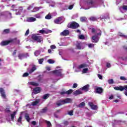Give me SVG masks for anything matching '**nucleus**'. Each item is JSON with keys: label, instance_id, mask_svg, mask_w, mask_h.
<instances>
[{"label": "nucleus", "instance_id": "39448f33", "mask_svg": "<svg viewBox=\"0 0 127 127\" xmlns=\"http://www.w3.org/2000/svg\"><path fill=\"white\" fill-rule=\"evenodd\" d=\"M11 8L13 9H11V10L15 11L16 15H20V14H21V12H22V10H23L22 7L20 6L17 7V5L16 4H12L11 5Z\"/></svg>", "mask_w": 127, "mask_h": 127}, {"label": "nucleus", "instance_id": "e2e57ef3", "mask_svg": "<svg viewBox=\"0 0 127 127\" xmlns=\"http://www.w3.org/2000/svg\"><path fill=\"white\" fill-rule=\"evenodd\" d=\"M120 80L122 81H127V79L125 76H120Z\"/></svg>", "mask_w": 127, "mask_h": 127}, {"label": "nucleus", "instance_id": "37998d69", "mask_svg": "<svg viewBox=\"0 0 127 127\" xmlns=\"http://www.w3.org/2000/svg\"><path fill=\"white\" fill-rule=\"evenodd\" d=\"M14 105L15 106L16 111L18 110V107H19V103H18V101H16L14 104Z\"/></svg>", "mask_w": 127, "mask_h": 127}, {"label": "nucleus", "instance_id": "bf43d9fd", "mask_svg": "<svg viewBox=\"0 0 127 127\" xmlns=\"http://www.w3.org/2000/svg\"><path fill=\"white\" fill-rule=\"evenodd\" d=\"M106 66L107 68H111V67H112V65H111V63H108V62H106Z\"/></svg>", "mask_w": 127, "mask_h": 127}, {"label": "nucleus", "instance_id": "7ed1b4c3", "mask_svg": "<svg viewBox=\"0 0 127 127\" xmlns=\"http://www.w3.org/2000/svg\"><path fill=\"white\" fill-rule=\"evenodd\" d=\"M9 43H13V44H17L18 45H21L20 44V40H17V38H14L13 39H9L8 40L2 41L0 42V46H6L8 45Z\"/></svg>", "mask_w": 127, "mask_h": 127}, {"label": "nucleus", "instance_id": "e433bc0d", "mask_svg": "<svg viewBox=\"0 0 127 127\" xmlns=\"http://www.w3.org/2000/svg\"><path fill=\"white\" fill-rule=\"evenodd\" d=\"M40 8H42V7H34L32 12H36V11H38L40 9Z\"/></svg>", "mask_w": 127, "mask_h": 127}, {"label": "nucleus", "instance_id": "338daca9", "mask_svg": "<svg viewBox=\"0 0 127 127\" xmlns=\"http://www.w3.org/2000/svg\"><path fill=\"white\" fill-rule=\"evenodd\" d=\"M67 114L69 116H73V110H71L68 112Z\"/></svg>", "mask_w": 127, "mask_h": 127}, {"label": "nucleus", "instance_id": "f704fd0d", "mask_svg": "<svg viewBox=\"0 0 127 127\" xmlns=\"http://www.w3.org/2000/svg\"><path fill=\"white\" fill-rule=\"evenodd\" d=\"M37 79L38 82H39V83H42L43 84H44V82L42 81V77H41V75H39L37 76Z\"/></svg>", "mask_w": 127, "mask_h": 127}, {"label": "nucleus", "instance_id": "0e129e2a", "mask_svg": "<svg viewBox=\"0 0 127 127\" xmlns=\"http://www.w3.org/2000/svg\"><path fill=\"white\" fill-rule=\"evenodd\" d=\"M35 17H36V18H41V16L40 14L38 13L35 15Z\"/></svg>", "mask_w": 127, "mask_h": 127}, {"label": "nucleus", "instance_id": "603ef678", "mask_svg": "<svg viewBox=\"0 0 127 127\" xmlns=\"http://www.w3.org/2000/svg\"><path fill=\"white\" fill-rule=\"evenodd\" d=\"M51 18H52V15L51 14H48L45 16L46 19H51Z\"/></svg>", "mask_w": 127, "mask_h": 127}, {"label": "nucleus", "instance_id": "3c124183", "mask_svg": "<svg viewBox=\"0 0 127 127\" xmlns=\"http://www.w3.org/2000/svg\"><path fill=\"white\" fill-rule=\"evenodd\" d=\"M88 71H89V69H88V68H84L82 69V72L83 74H86L88 72Z\"/></svg>", "mask_w": 127, "mask_h": 127}, {"label": "nucleus", "instance_id": "09e8293b", "mask_svg": "<svg viewBox=\"0 0 127 127\" xmlns=\"http://www.w3.org/2000/svg\"><path fill=\"white\" fill-rule=\"evenodd\" d=\"M40 51H39V50H36L35 52H34V55L35 56H36V57H37V56H39V55H40Z\"/></svg>", "mask_w": 127, "mask_h": 127}, {"label": "nucleus", "instance_id": "ea45409f", "mask_svg": "<svg viewBox=\"0 0 127 127\" xmlns=\"http://www.w3.org/2000/svg\"><path fill=\"white\" fill-rule=\"evenodd\" d=\"M60 46H67L68 45V43L66 42H62L61 43H59Z\"/></svg>", "mask_w": 127, "mask_h": 127}, {"label": "nucleus", "instance_id": "1a4fd4ad", "mask_svg": "<svg viewBox=\"0 0 127 127\" xmlns=\"http://www.w3.org/2000/svg\"><path fill=\"white\" fill-rule=\"evenodd\" d=\"M86 46V43L85 42H77L76 44V49L78 50H83Z\"/></svg>", "mask_w": 127, "mask_h": 127}, {"label": "nucleus", "instance_id": "8fccbe9b", "mask_svg": "<svg viewBox=\"0 0 127 127\" xmlns=\"http://www.w3.org/2000/svg\"><path fill=\"white\" fill-rule=\"evenodd\" d=\"M45 123L47 124V127H52V124H51V122L48 121H46Z\"/></svg>", "mask_w": 127, "mask_h": 127}, {"label": "nucleus", "instance_id": "6e6d98bb", "mask_svg": "<svg viewBox=\"0 0 127 127\" xmlns=\"http://www.w3.org/2000/svg\"><path fill=\"white\" fill-rule=\"evenodd\" d=\"M46 2H47V3H49L50 4H52V3H55V2L51 0H46Z\"/></svg>", "mask_w": 127, "mask_h": 127}, {"label": "nucleus", "instance_id": "473e14b6", "mask_svg": "<svg viewBox=\"0 0 127 127\" xmlns=\"http://www.w3.org/2000/svg\"><path fill=\"white\" fill-rule=\"evenodd\" d=\"M78 27H80V24L76 22H73V29H76Z\"/></svg>", "mask_w": 127, "mask_h": 127}, {"label": "nucleus", "instance_id": "7c9ffc66", "mask_svg": "<svg viewBox=\"0 0 127 127\" xmlns=\"http://www.w3.org/2000/svg\"><path fill=\"white\" fill-rule=\"evenodd\" d=\"M56 105L58 107H60V106H62V105H64L63 99H61L56 102Z\"/></svg>", "mask_w": 127, "mask_h": 127}, {"label": "nucleus", "instance_id": "4468645a", "mask_svg": "<svg viewBox=\"0 0 127 127\" xmlns=\"http://www.w3.org/2000/svg\"><path fill=\"white\" fill-rule=\"evenodd\" d=\"M110 14L109 13H106L102 14L101 16L98 17V19L103 20V19H110Z\"/></svg>", "mask_w": 127, "mask_h": 127}, {"label": "nucleus", "instance_id": "4d7b16f0", "mask_svg": "<svg viewBox=\"0 0 127 127\" xmlns=\"http://www.w3.org/2000/svg\"><path fill=\"white\" fill-rule=\"evenodd\" d=\"M0 16H6V11H0Z\"/></svg>", "mask_w": 127, "mask_h": 127}, {"label": "nucleus", "instance_id": "dca6fc26", "mask_svg": "<svg viewBox=\"0 0 127 127\" xmlns=\"http://www.w3.org/2000/svg\"><path fill=\"white\" fill-rule=\"evenodd\" d=\"M37 68L36 67V66L34 64L32 65L31 68H27V72L29 73V74H32L35 70H36Z\"/></svg>", "mask_w": 127, "mask_h": 127}, {"label": "nucleus", "instance_id": "20e7f679", "mask_svg": "<svg viewBox=\"0 0 127 127\" xmlns=\"http://www.w3.org/2000/svg\"><path fill=\"white\" fill-rule=\"evenodd\" d=\"M62 71H63V69H56L52 71V73L54 74V75L57 76V77H60V78L55 79L56 82L59 81L60 79H63V77H64L65 74L62 73Z\"/></svg>", "mask_w": 127, "mask_h": 127}, {"label": "nucleus", "instance_id": "f257e3e1", "mask_svg": "<svg viewBox=\"0 0 127 127\" xmlns=\"http://www.w3.org/2000/svg\"><path fill=\"white\" fill-rule=\"evenodd\" d=\"M79 5L81 6L80 9H90L92 7H99L103 5L106 6L103 0H80Z\"/></svg>", "mask_w": 127, "mask_h": 127}, {"label": "nucleus", "instance_id": "79ce46f5", "mask_svg": "<svg viewBox=\"0 0 127 127\" xmlns=\"http://www.w3.org/2000/svg\"><path fill=\"white\" fill-rule=\"evenodd\" d=\"M44 33L45 34H48V33H52V31L51 30H49L48 29L44 28Z\"/></svg>", "mask_w": 127, "mask_h": 127}, {"label": "nucleus", "instance_id": "a19ab883", "mask_svg": "<svg viewBox=\"0 0 127 127\" xmlns=\"http://www.w3.org/2000/svg\"><path fill=\"white\" fill-rule=\"evenodd\" d=\"M47 111H48L47 107H45L40 111V113L41 114H45V113H47Z\"/></svg>", "mask_w": 127, "mask_h": 127}, {"label": "nucleus", "instance_id": "052dcab7", "mask_svg": "<svg viewBox=\"0 0 127 127\" xmlns=\"http://www.w3.org/2000/svg\"><path fill=\"white\" fill-rule=\"evenodd\" d=\"M79 15H78V14H74L72 17L71 18L72 19H75V18H77V17H78Z\"/></svg>", "mask_w": 127, "mask_h": 127}, {"label": "nucleus", "instance_id": "9b49d317", "mask_svg": "<svg viewBox=\"0 0 127 127\" xmlns=\"http://www.w3.org/2000/svg\"><path fill=\"white\" fill-rule=\"evenodd\" d=\"M114 90L116 91H120L121 92H123L124 90L127 91V85L122 86L120 85L119 86H115L114 87Z\"/></svg>", "mask_w": 127, "mask_h": 127}, {"label": "nucleus", "instance_id": "cd10ccee", "mask_svg": "<svg viewBox=\"0 0 127 127\" xmlns=\"http://www.w3.org/2000/svg\"><path fill=\"white\" fill-rule=\"evenodd\" d=\"M63 102L64 103V105L65 104H69V103H71V102H72V99H71V98H66L65 99H63Z\"/></svg>", "mask_w": 127, "mask_h": 127}, {"label": "nucleus", "instance_id": "aec40b11", "mask_svg": "<svg viewBox=\"0 0 127 127\" xmlns=\"http://www.w3.org/2000/svg\"><path fill=\"white\" fill-rule=\"evenodd\" d=\"M119 10L122 13H124L126 11H127V5H124L123 6H120Z\"/></svg>", "mask_w": 127, "mask_h": 127}, {"label": "nucleus", "instance_id": "412c9836", "mask_svg": "<svg viewBox=\"0 0 127 127\" xmlns=\"http://www.w3.org/2000/svg\"><path fill=\"white\" fill-rule=\"evenodd\" d=\"M81 94H83V91L81 88L76 90L75 91L73 92L74 96H79V95H81Z\"/></svg>", "mask_w": 127, "mask_h": 127}, {"label": "nucleus", "instance_id": "680f3d73", "mask_svg": "<svg viewBox=\"0 0 127 127\" xmlns=\"http://www.w3.org/2000/svg\"><path fill=\"white\" fill-rule=\"evenodd\" d=\"M44 61V59H40L38 60L39 64H42Z\"/></svg>", "mask_w": 127, "mask_h": 127}, {"label": "nucleus", "instance_id": "b1692460", "mask_svg": "<svg viewBox=\"0 0 127 127\" xmlns=\"http://www.w3.org/2000/svg\"><path fill=\"white\" fill-rule=\"evenodd\" d=\"M0 93L3 99H5V98H6V95H5V92H4V90H3V88H0Z\"/></svg>", "mask_w": 127, "mask_h": 127}, {"label": "nucleus", "instance_id": "49530a36", "mask_svg": "<svg viewBox=\"0 0 127 127\" xmlns=\"http://www.w3.org/2000/svg\"><path fill=\"white\" fill-rule=\"evenodd\" d=\"M108 84H109V85H113V84H115V81H114V79H113V78L109 79L108 80Z\"/></svg>", "mask_w": 127, "mask_h": 127}, {"label": "nucleus", "instance_id": "de8ad7c7", "mask_svg": "<svg viewBox=\"0 0 127 127\" xmlns=\"http://www.w3.org/2000/svg\"><path fill=\"white\" fill-rule=\"evenodd\" d=\"M47 62L49 63V64H54V63H55V61L50 59L48 60Z\"/></svg>", "mask_w": 127, "mask_h": 127}, {"label": "nucleus", "instance_id": "bb28decb", "mask_svg": "<svg viewBox=\"0 0 127 127\" xmlns=\"http://www.w3.org/2000/svg\"><path fill=\"white\" fill-rule=\"evenodd\" d=\"M26 21L27 22H34V21H36V18L33 17H30L27 18Z\"/></svg>", "mask_w": 127, "mask_h": 127}, {"label": "nucleus", "instance_id": "13d9d810", "mask_svg": "<svg viewBox=\"0 0 127 127\" xmlns=\"http://www.w3.org/2000/svg\"><path fill=\"white\" fill-rule=\"evenodd\" d=\"M88 46L89 48H94L95 45L94 44L90 43L88 44Z\"/></svg>", "mask_w": 127, "mask_h": 127}, {"label": "nucleus", "instance_id": "f8f14e48", "mask_svg": "<svg viewBox=\"0 0 127 127\" xmlns=\"http://www.w3.org/2000/svg\"><path fill=\"white\" fill-rule=\"evenodd\" d=\"M94 90L95 94H99L100 95H102V94H103V92H104V89H103V88L98 87L97 86L94 87Z\"/></svg>", "mask_w": 127, "mask_h": 127}, {"label": "nucleus", "instance_id": "9d476101", "mask_svg": "<svg viewBox=\"0 0 127 127\" xmlns=\"http://www.w3.org/2000/svg\"><path fill=\"white\" fill-rule=\"evenodd\" d=\"M89 64H82L80 65H78V66L76 67V68L75 69L74 72L75 73H78V72H80L81 71L80 69H83V68H87V67H88Z\"/></svg>", "mask_w": 127, "mask_h": 127}, {"label": "nucleus", "instance_id": "5701e85b", "mask_svg": "<svg viewBox=\"0 0 127 127\" xmlns=\"http://www.w3.org/2000/svg\"><path fill=\"white\" fill-rule=\"evenodd\" d=\"M90 88V85L89 84H86L83 87L80 88L81 91H84V92H88Z\"/></svg>", "mask_w": 127, "mask_h": 127}, {"label": "nucleus", "instance_id": "a18cd8bd", "mask_svg": "<svg viewBox=\"0 0 127 127\" xmlns=\"http://www.w3.org/2000/svg\"><path fill=\"white\" fill-rule=\"evenodd\" d=\"M80 19L81 22H86L87 21V17H81Z\"/></svg>", "mask_w": 127, "mask_h": 127}, {"label": "nucleus", "instance_id": "423d86ee", "mask_svg": "<svg viewBox=\"0 0 127 127\" xmlns=\"http://www.w3.org/2000/svg\"><path fill=\"white\" fill-rule=\"evenodd\" d=\"M31 38L34 41H36L38 43H43V37L37 36L36 34H33Z\"/></svg>", "mask_w": 127, "mask_h": 127}, {"label": "nucleus", "instance_id": "69168bd1", "mask_svg": "<svg viewBox=\"0 0 127 127\" xmlns=\"http://www.w3.org/2000/svg\"><path fill=\"white\" fill-rule=\"evenodd\" d=\"M28 75H29V72H25L22 75V77H28Z\"/></svg>", "mask_w": 127, "mask_h": 127}, {"label": "nucleus", "instance_id": "a878e982", "mask_svg": "<svg viewBox=\"0 0 127 127\" xmlns=\"http://www.w3.org/2000/svg\"><path fill=\"white\" fill-rule=\"evenodd\" d=\"M16 114H17V110L13 112V113L10 114V118L11 121H14V117H15Z\"/></svg>", "mask_w": 127, "mask_h": 127}, {"label": "nucleus", "instance_id": "2f4dec72", "mask_svg": "<svg viewBox=\"0 0 127 127\" xmlns=\"http://www.w3.org/2000/svg\"><path fill=\"white\" fill-rule=\"evenodd\" d=\"M88 19L90 21H97V20L99 19V18H97V17L95 16H91L88 18Z\"/></svg>", "mask_w": 127, "mask_h": 127}, {"label": "nucleus", "instance_id": "393cba45", "mask_svg": "<svg viewBox=\"0 0 127 127\" xmlns=\"http://www.w3.org/2000/svg\"><path fill=\"white\" fill-rule=\"evenodd\" d=\"M127 54H123L119 57V59H121L123 61H127Z\"/></svg>", "mask_w": 127, "mask_h": 127}, {"label": "nucleus", "instance_id": "c9c22d12", "mask_svg": "<svg viewBox=\"0 0 127 127\" xmlns=\"http://www.w3.org/2000/svg\"><path fill=\"white\" fill-rule=\"evenodd\" d=\"M78 39H81V40H87V38L85 37V35L83 34L79 35L78 36Z\"/></svg>", "mask_w": 127, "mask_h": 127}, {"label": "nucleus", "instance_id": "864d4df0", "mask_svg": "<svg viewBox=\"0 0 127 127\" xmlns=\"http://www.w3.org/2000/svg\"><path fill=\"white\" fill-rule=\"evenodd\" d=\"M120 37H122V38H124L125 39H127V35H124L123 34H121L119 35Z\"/></svg>", "mask_w": 127, "mask_h": 127}, {"label": "nucleus", "instance_id": "2eb2a0df", "mask_svg": "<svg viewBox=\"0 0 127 127\" xmlns=\"http://www.w3.org/2000/svg\"><path fill=\"white\" fill-rule=\"evenodd\" d=\"M73 93V89H69L66 91L62 90L60 92L61 96H64V95H71Z\"/></svg>", "mask_w": 127, "mask_h": 127}, {"label": "nucleus", "instance_id": "0eeeda50", "mask_svg": "<svg viewBox=\"0 0 127 127\" xmlns=\"http://www.w3.org/2000/svg\"><path fill=\"white\" fill-rule=\"evenodd\" d=\"M88 105L89 107H90V109L93 111H97L98 109V105H96V101L95 100L89 102Z\"/></svg>", "mask_w": 127, "mask_h": 127}, {"label": "nucleus", "instance_id": "f03ea898", "mask_svg": "<svg viewBox=\"0 0 127 127\" xmlns=\"http://www.w3.org/2000/svg\"><path fill=\"white\" fill-rule=\"evenodd\" d=\"M89 30H91V33L94 34L91 38L92 43H98L102 35V31L100 29L94 28V26L88 27Z\"/></svg>", "mask_w": 127, "mask_h": 127}, {"label": "nucleus", "instance_id": "f3484780", "mask_svg": "<svg viewBox=\"0 0 127 127\" xmlns=\"http://www.w3.org/2000/svg\"><path fill=\"white\" fill-rule=\"evenodd\" d=\"M31 105L33 106H40V105H41V103H40V99H36L31 103Z\"/></svg>", "mask_w": 127, "mask_h": 127}, {"label": "nucleus", "instance_id": "c756f323", "mask_svg": "<svg viewBox=\"0 0 127 127\" xmlns=\"http://www.w3.org/2000/svg\"><path fill=\"white\" fill-rule=\"evenodd\" d=\"M29 85L31 86H33L34 87H38L39 86V84L34 82V81H30L28 82Z\"/></svg>", "mask_w": 127, "mask_h": 127}, {"label": "nucleus", "instance_id": "ddd939ff", "mask_svg": "<svg viewBox=\"0 0 127 127\" xmlns=\"http://www.w3.org/2000/svg\"><path fill=\"white\" fill-rule=\"evenodd\" d=\"M29 57V54L28 53H20L18 55V58L20 60H22L25 58Z\"/></svg>", "mask_w": 127, "mask_h": 127}, {"label": "nucleus", "instance_id": "774afa93", "mask_svg": "<svg viewBox=\"0 0 127 127\" xmlns=\"http://www.w3.org/2000/svg\"><path fill=\"white\" fill-rule=\"evenodd\" d=\"M5 113H10V110H9V108H6L5 109Z\"/></svg>", "mask_w": 127, "mask_h": 127}, {"label": "nucleus", "instance_id": "c03bdc74", "mask_svg": "<svg viewBox=\"0 0 127 127\" xmlns=\"http://www.w3.org/2000/svg\"><path fill=\"white\" fill-rule=\"evenodd\" d=\"M25 118L27 121V122H30V117H29V115L28 114H25Z\"/></svg>", "mask_w": 127, "mask_h": 127}, {"label": "nucleus", "instance_id": "58836bf2", "mask_svg": "<svg viewBox=\"0 0 127 127\" xmlns=\"http://www.w3.org/2000/svg\"><path fill=\"white\" fill-rule=\"evenodd\" d=\"M10 32V29H5L3 30L2 34H8L9 32Z\"/></svg>", "mask_w": 127, "mask_h": 127}, {"label": "nucleus", "instance_id": "4be33fe9", "mask_svg": "<svg viewBox=\"0 0 127 127\" xmlns=\"http://www.w3.org/2000/svg\"><path fill=\"white\" fill-rule=\"evenodd\" d=\"M61 11H63L64 10H67L68 9V6L65 4L63 3L60 6Z\"/></svg>", "mask_w": 127, "mask_h": 127}, {"label": "nucleus", "instance_id": "6ab92c4d", "mask_svg": "<svg viewBox=\"0 0 127 127\" xmlns=\"http://www.w3.org/2000/svg\"><path fill=\"white\" fill-rule=\"evenodd\" d=\"M69 34H70V31L68 30H64L60 33L61 36H67Z\"/></svg>", "mask_w": 127, "mask_h": 127}, {"label": "nucleus", "instance_id": "a211bd4d", "mask_svg": "<svg viewBox=\"0 0 127 127\" xmlns=\"http://www.w3.org/2000/svg\"><path fill=\"white\" fill-rule=\"evenodd\" d=\"M40 92H41V88L40 87H36L33 89L32 95H33V94L36 95V94H38L39 93H40Z\"/></svg>", "mask_w": 127, "mask_h": 127}, {"label": "nucleus", "instance_id": "4c0bfd02", "mask_svg": "<svg viewBox=\"0 0 127 127\" xmlns=\"http://www.w3.org/2000/svg\"><path fill=\"white\" fill-rule=\"evenodd\" d=\"M74 22H75V21H72L71 22L67 24L68 28H71L72 29H73V26Z\"/></svg>", "mask_w": 127, "mask_h": 127}, {"label": "nucleus", "instance_id": "72a5a7b5", "mask_svg": "<svg viewBox=\"0 0 127 127\" xmlns=\"http://www.w3.org/2000/svg\"><path fill=\"white\" fill-rule=\"evenodd\" d=\"M49 97H50V94L47 93L43 95L42 99H43L44 100H47V99H48Z\"/></svg>", "mask_w": 127, "mask_h": 127}, {"label": "nucleus", "instance_id": "5fc2aeb1", "mask_svg": "<svg viewBox=\"0 0 127 127\" xmlns=\"http://www.w3.org/2000/svg\"><path fill=\"white\" fill-rule=\"evenodd\" d=\"M83 107H85V102H82L80 104L78 105L79 108H83Z\"/></svg>", "mask_w": 127, "mask_h": 127}, {"label": "nucleus", "instance_id": "6e6552de", "mask_svg": "<svg viewBox=\"0 0 127 127\" xmlns=\"http://www.w3.org/2000/svg\"><path fill=\"white\" fill-rule=\"evenodd\" d=\"M65 18L63 16L59 17L56 19L54 20V22L55 24H61L65 21Z\"/></svg>", "mask_w": 127, "mask_h": 127}, {"label": "nucleus", "instance_id": "c85d7f7f", "mask_svg": "<svg viewBox=\"0 0 127 127\" xmlns=\"http://www.w3.org/2000/svg\"><path fill=\"white\" fill-rule=\"evenodd\" d=\"M22 114H23V112H21L20 114V116L19 117L18 120H17V123L19 124H20L21 125L22 124Z\"/></svg>", "mask_w": 127, "mask_h": 127}]
</instances>
